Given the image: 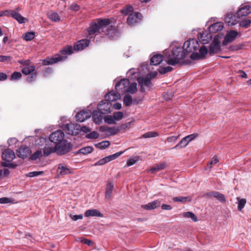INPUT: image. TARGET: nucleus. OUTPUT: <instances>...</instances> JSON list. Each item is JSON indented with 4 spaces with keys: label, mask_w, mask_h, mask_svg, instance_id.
I'll return each instance as SVG.
<instances>
[{
    "label": "nucleus",
    "mask_w": 251,
    "mask_h": 251,
    "mask_svg": "<svg viewBox=\"0 0 251 251\" xmlns=\"http://www.w3.org/2000/svg\"><path fill=\"white\" fill-rule=\"evenodd\" d=\"M199 47L200 44L197 39H190L184 43L183 47L176 45L171 51L165 50L164 59L169 65L174 66L180 63L189 53L195 52Z\"/></svg>",
    "instance_id": "1"
},
{
    "label": "nucleus",
    "mask_w": 251,
    "mask_h": 251,
    "mask_svg": "<svg viewBox=\"0 0 251 251\" xmlns=\"http://www.w3.org/2000/svg\"><path fill=\"white\" fill-rule=\"evenodd\" d=\"M88 32L89 33L88 31ZM94 37L90 38L88 34L87 36V39L77 41L74 45V48L71 46L65 47L61 50L62 54H56L53 57L47 58L46 59L43 60V64L44 65H51L65 60L67 58V56L65 55H70L73 53L74 51L83 50L87 47L90 44V40L94 39Z\"/></svg>",
    "instance_id": "2"
},
{
    "label": "nucleus",
    "mask_w": 251,
    "mask_h": 251,
    "mask_svg": "<svg viewBox=\"0 0 251 251\" xmlns=\"http://www.w3.org/2000/svg\"><path fill=\"white\" fill-rule=\"evenodd\" d=\"M111 21L109 19H98L97 23H92L88 28L89 36L93 38L98 34L104 33L109 38H114L120 34V32L112 25H110Z\"/></svg>",
    "instance_id": "3"
},
{
    "label": "nucleus",
    "mask_w": 251,
    "mask_h": 251,
    "mask_svg": "<svg viewBox=\"0 0 251 251\" xmlns=\"http://www.w3.org/2000/svg\"><path fill=\"white\" fill-rule=\"evenodd\" d=\"M250 13H251V6L249 5L242 4L235 15H233L231 13H227L226 20L229 25H235L236 19H240Z\"/></svg>",
    "instance_id": "4"
},
{
    "label": "nucleus",
    "mask_w": 251,
    "mask_h": 251,
    "mask_svg": "<svg viewBox=\"0 0 251 251\" xmlns=\"http://www.w3.org/2000/svg\"><path fill=\"white\" fill-rule=\"evenodd\" d=\"M80 126L76 123H70L62 126V129L66 134L74 135H77L80 132Z\"/></svg>",
    "instance_id": "5"
},
{
    "label": "nucleus",
    "mask_w": 251,
    "mask_h": 251,
    "mask_svg": "<svg viewBox=\"0 0 251 251\" xmlns=\"http://www.w3.org/2000/svg\"><path fill=\"white\" fill-rule=\"evenodd\" d=\"M72 148V144L66 140L55 145L56 152L59 155L64 154L70 152Z\"/></svg>",
    "instance_id": "6"
},
{
    "label": "nucleus",
    "mask_w": 251,
    "mask_h": 251,
    "mask_svg": "<svg viewBox=\"0 0 251 251\" xmlns=\"http://www.w3.org/2000/svg\"><path fill=\"white\" fill-rule=\"evenodd\" d=\"M221 42L217 38H214L209 46L208 54L213 55L221 51Z\"/></svg>",
    "instance_id": "7"
},
{
    "label": "nucleus",
    "mask_w": 251,
    "mask_h": 251,
    "mask_svg": "<svg viewBox=\"0 0 251 251\" xmlns=\"http://www.w3.org/2000/svg\"><path fill=\"white\" fill-rule=\"evenodd\" d=\"M64 138V134L60 130H56L52 133L49 137L50 140L55 143L56 145L59 144L63 141Z\"/></svg>",
    "instance_id": "8"
},
{
    "label": "nucleus",
    "mask_w": 251,
    "mask_h": 251,
    "mask_svg": "<svg viewBox=\"0 0 251 251\" xmlns=\"http://www.w3.org/2000/svg\"><path fill=\"white\" fill-rule=\"evenodd\" d=\"M142 19V15L137 12L131 13L127 19V22L129 25L132 26L140 22Z\"/></svg>",
    "instance_id": "9"
},
{
    "label": "nucleus",
    "mask_w": 251,
    "mask_h": 251,
    "mask_svg": "<svg viewBox=\"0 0 251 251\" xmlns=\"http://www.w3.org/2000/svg\"><path fill=\"white\" fill-rule=\"evenodd\" d=\"M206 54H208V50L204 46L199 49V52H193L190 56L192 60H199L204 57Z\"/></svg>",
    "instance_id": "10"
},
{
    "label": "nucleus",
    "mask_w": 251,
    "mask_h": 251,
    "mask_svg": "<svg viewBox=\"0 0 251 251\" xmlns=\"http://www.w3.org/2000/svg\"><path fill=\"white\" fill-rule=\"evenodd\" d=\"M129 80L127 78H124L118 81L115 85V89L117 92L121 93L126 92V90L129 84Z\"/></svg>",
    "instance_id": "11"
},
{
    "label": "nucleus",
    "mask_w": 251,
    "mask_h": 251,
    "mask_svg": "<svg viewBox=\"0 0 251 251\" xmlns=\"http://www.w3.org/2000/svg\"><path fill=\"white\" fill-rule=\"evenodd\" d=\"M92 112L89 109H84L80 111L75 116L76 120L83 122L85 120L89 118L91 116Z\"/></svg>",
    "instance_id": "12"
},
{
    "label": "nucleus",
    "mask_w": 251,
    "mask_h": 251,
    "mask_svg": "<svg viewBox=\"0 0 251 251\" xmlns=\"http://www.w3.org/2000/svg\"><path fill=\"white\" fill-rule=\"evenodd\" d=\"M111 103L106 102L103 100L100 101L98 105V110L102 114L105 115L110 112Z\"/></svg>",
    "instance_id": "13"
},
{
    "label": "nucleus",
    "mask_w": 251,
    "mask_h": 251,
    "mask_svg": "<svg viewBox=\"0 0 251 251\" xmlns=\"http://www.w3.org/2000/svg\"><path fill=\"white\" fill-rule=\"evenodd\" d=\"M138 82L140 86V90L142 92L145 91V87H151V79L147 77H140L137 79Z\"/></svg>",
    "instance_id": "14"
},
{
    "label": "nucleus",
    "mask_w": 251,
    "mask_h": 251,
    "mask_svg": "<svg viewBox=\"0 0 251 251\" xmlns=\"http://www.w3.org/2000/svg\"><path fill=\"white\" fill-rule=\"evenodd\" d=\"M238 34V32L235 30H230L228 31L224 37V39L223 41V45L226 46L233 41L237 36Z\"/></svg>",
    "instance_id": "15"
},
{
    "label": "nucleus",
    "mask_w": 251,
    "mask_h": 251,
    "mask_svg": "<svg viewBox=\"0 0 251 251\" xmlns=\"http://www.w3.org/2000/svg\"><path fill=\"white\" fill-rule=\"evenodd\" d=\"M101 132H105L106 136H113L118 133V129L116 127H109L107 126H101L100 128Z\"/></svg>",
    "instance_id": "16"
},
{
    "label": "nucleus",
    "mask_w": 251,
    "mask_h": 251,
    "mask_svg": "<svg viewBox=\"0 0 251 251\" xmlns=\"http://www.w3.org/2000/svg\"><path fill=\"white\" fill-rule=\"evenodd\" d=\"M120 97L121 96L119 92L112 91L105 95V102L111 103L112 101L120 99Z\"/></svg>",
    "instance_id": "17"
},
{
    "label": "nucleus",
    "mask_w": 251,
    "mask_h": 251,
    "mask_svg": "<svg viewBox=\"0 0 251 251\" xmlns=\"http://www.w3.org/2000/svg\"><path fill=\"white\" fill-rule=\"evenodd\" d=\"M205 197H206L208 198H211L212 197H214L222 202H225L226 201V199L224 195L223 194H222L219 192H217V191L210 192L209 193H207L205 195Z\"/></svg>",
    "instance_id": "18"
},
{
    "label": "nucleus",
    "mask_w": 251,
    "mask_h": 251,
    "mask_svg": "<svg viewBox=\"0 0 251 251\" xmlns=\"http://www.w3.org/2000/svg\"><path fill=\"white\" fill-rule=\"evenodd\" d=\"M31 153L30 148L25 146H21L17 151V154L19 157L25 158Z\"/></svg>",
    "instance_id": "19"
},
{
    "label": "nucleus",
    "mask_w": 251,
    "mask_h": 251,
    "mask_svg": "<svg viewBox=\"0 0 251 251\" xmlns=\"http://www.w3.org/2000/svg\"><path fill=\"white\" fill-rule=\"evenodd\" d=\"M1 157L3 160L11 162L15 158V154L12 150L6 149L2 152Z\"/></svg>",
    "instance_id": "20"
},
{
    "label": "nucleus",
    "mask_w": 251,
    "mask_h": 251,
    "mask_svg": "<svg viewBox=\"0 0 251 251\" xmlns=\"http://www.w3.org/2000/svg\"><path fill=\"white\" fill-rule=\"evenodd\" d=\"M160 205L161 201L160 200H157L149 202L147 204L142 205L141 207L145 210H150L154 209L159 207Z\"/></svg>",
    "instance_id": "21"
},
{
    "label": "nucleus",
    "mask_w": 251,
    "mask_h": 251,
    "mask_svg": "<svg viewBox=\"0 0 251 251\" xmlns=\"http://www.w3.org/2000/svg\"><path fill=\"white\" fill-rule=\"evenodd\" d=\"M57 173V174L60 176H65L72 173L69 168L62 164H59L58 165Z\"/></svg>",
    "instance_id": "22"
},
{
    "label": "nucleus",
    "mask_w": 251,
    "mask_h": 251,
    "mask_svg": "<svg viewBox=\"0 0 251 251\" xmlns=\"http://www.w3.org/2000/svg\"><path fill=\"white\" fill-rule=\"evenodd\" d=\"M224 24L222 22H217L209 26V31L211 33H216L223 29Z\"/></svg>",
    "instance_id": "23"
},
{
    "label": "nucleus",
    "mask_w": 251,
    "mask_h": 251,
    "mask_svg": "<svg viewBox=\"0 0 251 251\" xmlns=\"http://www.w3.org/2000/svg\"><path fill=\"white\" fill-rule=\"evenodd\" d=\"M84 215L86 217H103V215L100 213V211L97 209H89L87 210L85 213Z\"/></svg>",
    "instance_id": "24"
},
{
    "label": "nucleus",
    "mask_w": 251,
    "mask_h": 251,
    "mask_svg": "<svg viewBox=\"0 0 251 251\" xmlns=\"http://www.w3.org/2000/svg\"><path fill=\"white\" fill-rule=\"evenodd\" d=\"M93 121L96 124H100L102 122L103 114L100 113L99 111H94L91 114Z\"/></svg>",
    "instance_id": "25"
},
{
    "label": "nucleus",
    "mask_w": 251,
    "mask_h": 251,
    "mask_svg": "<svg viewBox=\"0 0 251 251\" xmlns=\"http://www.w3.org/2000/svg\"><path fill=\"white\" fill-rule=\"evenodd\" d=\"M198 37L200 41H201L202 44H205L209 41L211 36L207 32H202L199 33Z\"/></svg>",
    "instance_id": "26"
},
{
    "label": "nucleus",
    "mask_w": 251,
    "mask_h": 251,
    "mask_svg": "<svg viewBox=\"0 0 251 251\" xmlns=\"http://www.w3.org/2000/svg\"><path fill=\"white\" fill-rule=\"evenodd\" d=\"M237 23L239 24L240 26L247 28L250 26L251 24V20L246 18L242 19L241 20L236 19L235 24Z\"/></svg>",
    "instance_id": "27"
},
{
    "label": "nucleus",
    "mask_w": 251,
    "mask_h": 251,
    "mask_svg": "<svg viewBox=\"0 0 251 251\" xmlns=\"http://www.w3.org/2000/svg\"><path fill=\"white\" fill-rule=\"evenodd\" d=\"M113 188L114 185L112 182H108L105 188V198L106 200L111 199Z\"/></svg>",
    "instance_id": "28"
},
{
    "label": "nucleus",
    "mask_w": 251,
    "mask_h": 251,
    "mask_svg": "<svg viewBox=\"0 0 251 251\" xmlns=\"http://www.w3.org/2000/svg\"><path fill=\"white\" fill-rule=\"evenodd\" d=\"M163 56L161 54L154 55L151 59V65L154 66L158 65L163 61Z\"/></svg>",
    "instance_id": "29"
},
{
    "label": "nucleus",
    "mask_w": 251,
    "mask_h": 251,
    "mask_svg": "<svg viewBox=\"0 0 251 251\" xmlns=\"http://www.w3.org/2000/svg\"><path fill=\"white\" fill-rule=\"evenodd\" d=\"M11 17L17 20L19 24H23L26 21V18L15 10H13Z\"/></svg>",
    "instance_id": "30"
},
{
    "label": "nucleus",
    "mask_w": 251,
    "mask_h": 251,
    "mask_svg": "<svg viewBox=\"0 0 251 251\" xmlns=\"http://www.w3.org/2000/svg\"><path fill=\"white\" fill-rule=\"evenodd\" d=\"M48 18L52 21L55 22H59L60 21L61 19L57 13L50 11L48 13Z\"/></svg>",
    "instance_id": "31"
},
{
    "label": "nucleus",
    "mask_w": 251,
    "mask_h": 251,
    "mask_svg": "<svg viewBox=\"0 0 251 251\" xmlns=\"http://www.w3.org/2000/svg\"><path fill=\"white\" fill-rule=\"evenodd\" d=\"M189 143V142H188L186 137H185L183 138L172 149H176L178 148H185Z\"/></svg>",
    "instance_id": "32"
},
{
    "label": "nucleus",
    "mask_w": 251,
    "mask_h": 251,
    "mask_svg": "<svg viewBox=\"0 0 251 251\" xmlns=\"http://www.w3.org/2000/svg\"><path fill=\"white\" fill-rule=\"evenodd\" d=\"M182 217L185 218H190L193 222H197L198 221L197 216L192 212L188 211L183 212L182 214Z\"/></svg>",
    "instance_id": "33"
},
{
    "label": "nucleus",
    "mask_w": 251,
    "mask_h": 251,
    "mask_svg": "<svg viewBox=\"0 0 251 251\" xmlns=\"http://www.w3.org/2000/svg\"><path fill=\"white\" fill-rule=\"evenodd\" d=\"M110 143L108 141H103L101 142H100L98 144L95 145V147L97 148H99L101 150H104L107 148L109 145Z\"/></svg>",
    "instance_id": "34"
},
{
    "label": "nucleus",
    "mask_w": 251,
    "mask_h": 251,
    "mask_svg": "<svg viewBox=\"0 0 251 251\" xmlns=\"http://www.w3.org/2000/svg\"><path fill=\"white\" fill-rule=\"evenodd\" d=\"M56 152L55 146L54 147H48L43 149V153L45 156H47L51 153Z\"/></svg>",
    "instance_id": "35"
},
{
    "label": "nucleus",
    "mask_w": 251,
    "mask_h": 251,
    "mask_svg": "<svg viewBox=\"0 0 251 251\" xmlns=\"http://www.w3.org/2000/svg\"><path fill=\"white\" fill-rule=\"evenodd\" d=\"M137 90V83L136 82H133L129 84L128 86L126 88V92L133 94L136 92Z\"/></svg>",
    "instance_id": "36"
},
{
    "label": "nucleus",
    "mask_w": 251,
    "mask_h": 251,
    "mask_svg": "<svg viewBox=\"0 0 251 251\" xmlns=\"http://www.w3.org/2000/svg\"><path fill=\"white\" fill-rule=\"evenodd\" d=\"M35 67L33 65L27 66L22 69V72L25 75H27L34 71Z\"/></svg>",
    "instance_id": "37"
},
{
    "label": "nucleus",
    "mask_w": 251,
    "mask_h": 251,
    "mask_svg": "<svg viewBox=\"0 0 251 251\" xmlns=\"http://www.w3.org/2000/svg\"><path fill=\"white\" fill-rule=\"evenodd\" d=\"M93 151V148L92 147L90 146H87L79 149L78 151V153H80L83 154H87L91 153Z\"/></svg>",
    "instance_id": "38"
},
{
    "label": "nucleus",
    "mask_w": 251,
    "mask_h": 251,
    "mask_svg": "<svg viewBox=\"0 0 251 251\" xmlns=\"http://www.w3.org/2000/svg\"><path fill=\"white\" fill-rule=\"evenodd\" d=\"M34 37L35 33L34 32H27L23 35V38L26 41L32 40Z\"/></svg>",
    "instance_id": "39"
},
{
    "label": "nucleus",
    "mask_w": 251,
    "mask_h": 251,
    "mask_svg": "<svg viewBox=\"0 0 251 251\" xmlns=\"http://www.w3.org/2000/svg\"><path fill=\"white\" fill-rule=\"evenodd\" d=\"M158 133L156 131H149L144 134L141 138H152L158 136Z\"/></svg>",
    "instance_id": "40"
},
{
    "label": "nucleus",
    "mask_w": 251,
    "mask_h": 251,
    "mask_svg": "<svg viewBox=\"0 0 251 251\" xmlns=\"http://www.w3.org/2000/svg\"><path fill=\"white\" fill-rule=\"evenodd\" d=\"M124 104L126 106H129L132 102V99L130 95H126L125 96L123 99Z\"/></svg>",
    "instance_id": "41"
},
{
    "label": "nucleus",
    "mask_w": 251,
    "mask_h": 251,
    "mask_svg": "<svg viewBox=\"0 0 251 251\" xmlns=\"http://www.w3.org/2000/svg\"><path fill=\"white\" fill-rule=\"evenodd\" d=\"M133 7L130 5H127L123 9H121V11L122 14L125 15L130 14V13L133 12Z\"/></svg>",
    "instance_id": "42"
},
{
    "label": "nucleus",
    "mask_w": 251,
    "mask_h": 251,
    "mask_svg": "<svg viewBox=\"0 0 251 251\" xmlns=\"http://www.w3.org/2000/svg\"><path fill=\"white\" fill-rule=\"evenodd\" d=\"M237 200L238 201V209L241 211L246 203V200L245 199H240L239 198H238Z\"/></svg>",
    "instance_id": "43"
},
{
    "label": "nucleus",
    "mask_w": 251,
    "mask_h": 251,
    "mask_svg": "<svg viewBox=\"0 0 251 251\" xmlns=\"http://www.w3.org/2000/svg\"><path fill=\"white\" fill-rule=\"evenodd\" d=\"M42 155V152L41 150H38L33 153L30 157V159L32 160H36L40 158Z\"/></svg>",
    "instance_id": "44"
},
{
    "label": "nucleus",
    "mask_w": 251,
    "mask_h": 251,
    "mask_svg": "<svg viewBox=\"0 0 251 251\" xmlns=\"http://www.w3.org/2000/svg\"><path fill=\"white\" fill-rule=\"evenodd\" d=\"M104 122L108 124H115L116 122L115 121V119L113 118V116L111 115H107L104 117Z\"/></svg>",
    "instance_id": "45"
},
{
    "label": "nucleus",
    "mask_w": 251,
    "mask_h": 251,
    "mask_svg": "<svg viewBox=\"0 0 251 251\" xmlns=\"http://www.w3.org/2000/svg\"><path fill=\"white\" fill-rule=\"evenodd\" d=\"M113 116L116 122V121H118L122 119L124 114L122 112H115L113 113Z\"/></svg>",
    "instance_id": "46"
},
{
    "label": "nucleus",
    "mask_w": 251,
    "mask_h": 251,
    "mask_svg": "<svg viewBox=\"0 0 251 251\" xmlns=\"http://www.w3.org/2000/svg\"><path fill=\"white\" fill-rule=\"evenodd\" d=\"M1 165L4 167H8L9 168L15 169L17 167V164L15 163H10V162H1Z\"/></svg>",
    "instance_id": "47"
},
{
    "label": "nucleus",
    "mask_w": 251,
    "mask_h": 251,
    "mask_svg": "<svg viewBox=\"0 0 251 251\" xmlns=\"http://www.w3.org/2000/svg\"><path fill=\"white\" fill-rule=\"evenodd\" d=\"M22 77V74L20 72H15L11 75L10 79L11 80H19Z\"/></svg>",
    "instance_id": "48"
},
{
    "label": "nucleus",
    "mask_w": 251,
    "mask_h": 251,
    "mask_svg": "<svg viewBox=\"0 0 251 251\" xmlns=\"http://www.w3.org/2000/svg\"><path fill=\"white\" fill-rule=\"evenodd\" d=\"M219 162V160L217 156H215L211 159L210 162L207 164V167L208 169H211L212 166L216 164Z\"/></svg>",
    "instance_id": "49"
},
{
    "label": "nucleus",
    "mask_w": 251,
    "mask_h": 251,
    "mask_svg": "<svg viewBox=\"0 0 251 251\" xmlns=\"http://www.w3.org/2000/svg\"><path fill=\"white\" fill-rule=\"evenodd\" d=\"M188 198L186 197H176L173 198V201L176 202H185L187 201Z\"/></svg>",
    "instance_id": "50"
},
{
    "label": "nucleus",
    "mask_w": 251,
    "mask_h": 251,
    "mask_svg": "<svg viewBox=\"0 0 251 251\" xmlns=\"http://www.w3.org/2000/svg\"><path fill=\"white\" fill-rule=\"evenodd\" d=\"M130 123H131L130 122H128L127 123L122 124L119 126L116 127L118 129V133H119V132H120L122 130H124L126 129L127 128L129 127V126H130Z\"/></svg>",
    "instance_id": "51"
},
{
    "label": "nucleus",
    "mask_w": 251,
    "mask_h": 251,
    "mask_svg": "<svg viewBox=\"0 0 251 251\" xmlns=\"http://www.w3.org/2000/svg\"><path fill=\"white\" fill-rule=\"evenodd\" d=\"M99 136V134L96 131H94L87 134L86 137L88 139H97Z\"/></svg>",
    "instance_id": "52"
},
{
    "label": "nucleus",
    "mask_w": 251,
    "mask_h": 251,
    "mask_svg": "<svg viewBox=\"0 0 251 251\" xmlns=\"http://www.w3.org/2000/svg\"><path fill=\"white\" fill-rule=\"evenodd\" d=\"M172 70V68L170 66L161 68L159 70V72L161 74H164L167 72H171Z\"/></svg>",
    "instance_id": "53"
},
{
    "label": "nucleus",
    "mask_w": 251,
    "mask_h": 251,
    "mask_svg": "<svg viewBox=\"0 0 251 251\" xmlns=\"http://www.w3.org/2000/svg\"><path fill=\"white\" fill-rule=\"evenodd\" d=\"M13 10H6L0 12V17L5 16L7 17H10L12 15Z\"/></svg>",
    "instance_id": "54"
},
{
    "label": "nucleus",
    "mask_w": 251,
    "mask_h": 251,
    "mask_svg": "<svg viewBox=\"0 0 251 251\" xmlns=\"http://www.w3.org/2000/svg\"><path fill=\"white\" fill-rule=\"evenodd\" d=\"M43 173H44V172L43 171L31 172L28 173L26 176L28 177H34V176H36L42 175Z\"/></svg>",
    "instance_id": "55"
},
{
    "label": "nucleus",
    "mask_w": 251,
    "mask_h": 251,
    "mask_svg": "<svg viewBox=\"0 0 251 251\" xmlns=\"http://www.w3.org/2000/svg\"><path fill=\"white\" fill-rule=\"evenodd\" d=\"M37 75V74L36 73H32L31 75L27 76L26 78V81L29 83L32 82L35 80Z\"/></svg>",
    "instance_id": "56"
},
{
    "label": "nucleus",
    "mask_w": 251,
    "mask_h": 251,
    "mask_svg": "<svg viewBox=\"0 0 251 251\" xmlns=\"http://www.w3.org/2000/svg\"><path fill=\"white\" fill-rule=\"evenodd\" d=\"M52 72V70L50 68H46L43 70V75L44 76L47 77L50 75Z\"/></svg>",
    "instance_id": "57"
},
{
    "label": "nucleus",
    "mask_w": 251,
    "mask_h": 251,
    "mask_svg": "<svg viewBox=\"0 0 251 251\" xmlns=\"http://www.w3.org/2000/svg\"><path fill=\"white\" fill-rule=\"evenodd\" d=\"M11 57L10 56L6 55H0V62H8Z\"/></svg>",
    "instance_id": "58"
},
{
    "label": "nucleus",
    "mask_w": 251,
    "mask_h": 251,
    "mask_svg": "<svg viewBox=\"0 0 251 251\" xmlns=\"http://www.w3.org/2000/svg\"><path fill=\"white\" fill-rule=\"evenodd\" d=\"M106 159H105V157L102 159H101L99 160V161H98L97 162H96L94 164V166H96L103 165L105 164V163H107L106 161Z\"/></svg>",
    "instance_id": "59"
},
{
    "label": "nucleus",
    "mask_w": 251,
    "mask_h": 251,
    "mask_svg": "<svg viewBox=\"0 0 251 251\" xmlns=\"http://www.w3.org/2000/svg\"><path fill=\"white\" fill-rule=\"evenodd\" d=\"M69 216L74 221H76L79 219H82L83 218V215L82 214L74 215L72 214H70Z\"/></svg>",
    "instance_id": "60"
},
{
    "label": "nucleus",
    "mask_w": 251,
    "mask_h": 251,
    "mask_svg": "<svg viewBox=\"0 0 251 251\" xmlns=\"http://www.w3.org/2000/svg\"><path fill=\"white\" fill-rule=\"evenodd\" d=\"M137 160L134 158H129L127 161V166H130L134 165L137 162Z\"/></svg>",
    "instance_id": "61"
},
{
    "label": "nucleus",
    "mask_w": 251,
    "mask_h": 251,
    "mask_svg": "<svg viewBox=\"0 0 251 251\" xmlns=\"http://www.w3.org/2000/svg\"><path fill=\"white\" fill-rule=\"evenodd\" d=\"M11 201V200L8 198L3 197L0 198V203L1 204H6L10 202Z\"/></svg>",
    "instance_id": "62"
},
{
    "label": "nucleus",
    "mask_w": 251,
    "mask_h": 251,
    "mask_svg": "<svg viewBox=\"0 0 251 251\" xmlns=\"http://www.w3.org/2000/svg\"><path fill=\"white\" fill-rule=\"evenodd\" d=\"M79 6L76 3H73L71 5L70 9L71 10L77 11L79 9Z\"/></svg>",
    "instance_id": "63"
},
{
    "label": "nucleus",
    "mask_w": 251,
    "mask_h": 251,
    "mask_svg": "<svg viewBox=\"0 0 251 251\" xmlns=\"http://www.w3.org/2000/svg\"><path fill=\"white\" fill-rule=\"evenodd\" d=\"M178 138V136H172L168 137L166 140L168 142H176Z\"/></svg>",
    "instance_id": "64"
}]
</instances>
